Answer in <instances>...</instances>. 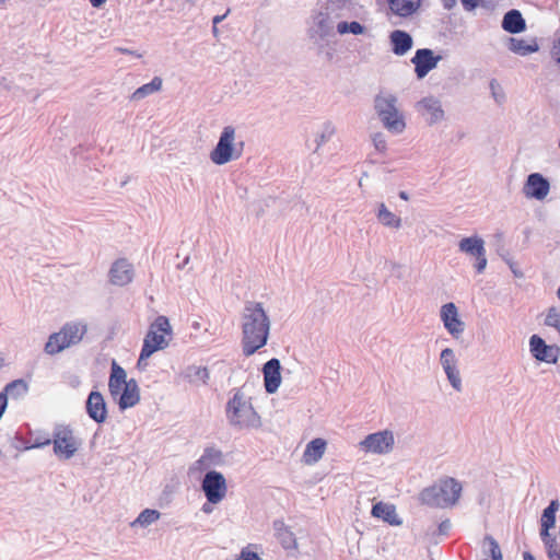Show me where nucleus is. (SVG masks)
I'll return each mask as SVG.
<instances>
[{"instance_id": "22", "label": "nucleus", "mask_w": 560, "mask_h": 560, "mask_svg": "<svg viewBox=\"0 0 560 560\" xmlns=\"http://www.w3.org/2000/svg\"><path fill=\"white\" fill-rule=\"evenodd\" d=\"M441 363L452 386L460 390L459 372L456 369V359L452 349L446 348L441 352Z\"/></svg>"}, {"instance_id": "13", "label": "nucleus", "mask_w": 560, "mask_h": 560, "mask_svg": "<svg viewBox=\"0 0 560 560\" xmlns=\"http://www.w3.org/2000/svg\"><path fill=\"white\" fill-rule=\"evenodd\" d=\"M416 108L431 124L441 121L445 116L441 101L431 95L422 97L417 103Z\"/></svg>"}, {"instance_id": "2", "label": "nucleus", "mask_w": 560, "mask_h": 560, "mask_svg": "<svg viewBox=\"0 0 560 560\" xmlns=\"http://www.w3.org/2000/svg\"><path fill=\"white\" fill-rule=\"evenodd\" d=\"M270 330V320L261 303L248 302L242 315V351L245 357L253 355L266 346Z\"/></svg>"}, {"instance_id": "32", "label": "nucleus", "mask_w": 560, "mask_h": 560, "mask_svg": "<svg viewBox=\"0 0 560 560\" xmlns=\"http://www.w3.org/2000/svg\"><path fill=\"white\" fill-rule=\"evenodd\" d=\"M70 347L69 341L62 336L60 331L49 336L48 341L45 345V351L48 354H57Z\"/></svg>"}, {"instance_id": "23", "label": "nucleus", "mask_w": 560, "mask_h": 560, "mask_svg": "<svg viewBox=\"0 0 560 560\" xmlns=\"http://www.w3.org/2000/svg\"><path fill=\"white\" fill-rule=\"evenodd\" d=\"M394 15L408 18L415 14L421 7L422 0H386Z\"/></svg>"}, {"instance_id": "5", "label": "nucleus", "mask_w": 560, "mask_h": 560, "mask_svg": "<svg viewBox=\"0 0 560 560\" xmlns=\"http://www.w3.org/2000/svg\"><path fill=\"white\" fill-rule=\"evenodd\" d=\"M374 109L384 127L395 136L401 135L406 127L404 113L398 107V100L390 93L378 94L374 100Z\"/></svg>"}, {"instance_id": "1", "label": "nucleus", "mask_w": 560, "mask_h": 560, "mask_svg": "<svg viewBox=\"0 0 560 560\" xmlns=\"http://www.w3.org/2000/svg\"><path fill=\"white\" fill-rule=\"evenodd\" d=\"M326 15L319 13L316 23L323 31L330 28V20H335V30L340 37L355 36L368 37L371 30L362 15L365 14L364 5L358 0H330L326 3Z\"/></svg>"}, {"instance_id": "38", "label": "nucleus", "mask_w": 560, "mask_h": 560, "mask_svg": "<svg viewBox=\"0 0 560 560\" xmlns=\"http://www.w3.org/2000/svg\"><path fill=\"white\" fill-rule=\"evenodd\" d=\"M485 560H502L501 549L494 539L490 540V559Z\"/></svg>"}, {"instance_id": "44", "label": "nucleus", "mask_w": 560, "mask_h": 560, "mask_svg": "<svg viewBox=\"0 0 560 560\" xmlns=\"http://www.w3.org/2000/svg\"><path fill=\"white\" fill-rule=\"evenodd\" d=\"M523 558L524 560H535L534 556L528 551L524 552Z\"/></svg>"}, {"instance_id": "21", "label": "nucleus", "mask_w": 560, "mask_h": 560, "mask_svg": "<svg viewBox=\"0 0 560 560\" xmlns=\"http://www.w3.org/2000/svg\"><path fill=\"white\" fill-rule=\"evenodd\" d=\"M86 412L94 421L102 423L107 418L106 402L100 392H91L86 400Z\"/></svg>"}, {"instance_id": "17", "label": "nucleus", "mask_w": 560, "mask_h": 560, "mask_svg": "<svg viewBox=\"0 0 560 560\" xmlns=\"http://www.w3.org/2000/svg\"><path fill=\"white\" fill-rule=\"evenodd\" d=\"M242 151L243 142H218L210 158L215 164H224L232 159L238 158Z\"/></svg>"}, {"instance_id": "8", "label": "nucleus", "mask_w": 560, "mask_h": 560, "mask_svg": "<svg viewBox=\"0 0 560 560\" xmlns=\"http://www.w3.org/2000/svg\"><path fill=\"white\" fill-rule=\"evenodd\" d=\"M54 453L60 459H69L77 453L79 441L69 427L60 425L52 434Z\"/></svg>"}, {"instance_id": "41", "label": "nucleus", "mask_w": 560, "mask_h": 560, "mask_svg": "<svg viewBox=\"0 0 560 560\" xmlns=\"http://www.w3.org/2000/svg\"><path fill=\"white\" fill-rule=\"evenodd\" d=\"M466 11H474L480 3L481 0H460Z\"/></svg>"}, {"instance_id": "47", "label": "nucleus", "mask_w": 560, "mask_h": 560, "mask_svg": "<svg viewBox=\"0 0 560 560\" xmlns=\"http://www.w3.org/2000/svg\"><path fill=\"white\" fill-rule=\"evenodd\" d=\"M222 20H223V16H215L213 19V23L217 24V23L221 22Z\"/></svg>"}, {"instance_id": "31", "label": "nucleus", "mask_w": 560, "mask_h": 560, "mask_svg": "<svg viewBox=\"0 0 560 560\" xmlns=\"http://www.w3.org/2000/svg\"><path fill=\"white\" fill-rule=\"evenodd\" d=\"M163 80L160 77H154L150 82L143 84L133 92V98L141 100L162 90Z\"/></svg>"}, {"instance_id": "26", "label": "nucleus", "mask_w": 560, "mask_h": 560, "mask_svg": "<svg viewBox=\"0 0 560 560\" xmlns=\"http://www.w3.org/2000/svg\"><path fill=\"white\" fill-rule=\"evenodd\" d=\"M326 445L327 443L324 439L317 438L312 440L304 450L303 462L306 465L317 463L323 457L326 451Z\"/></svg>"}, {"instance_id": "40", "label": "nucleus", "mask_w": 560, "mask_h": 560, "mask_svg": "<svg viewBox=\"0 0 560 560\" xmlns=\"http://www.w3.org/2000/svg\"><path fill=\"white\" fill-rule=\"evenodd\" d=\"M238 560H260L256 552L249 551L248 548H244L241 551Z\"/></svg>"}, {"instance_id": "18", "label": "nucleus", "mask_w": 560, "mask_h": 560, "mask_svg": "<svg viewBox=\"0 0 560 560\" xmlns=\"http://www.w3.org/2000/svg\"><path fill=\"white\" fill-rule=\"evenodd\" d=\"M441 319L446 330L455 338L464 331V323L458 317V311L454 303H446L441 308Z\"/></svg>"}, {"instance_id": "4", "label": "nucleus", "mask_w": 560, "mask_h": 560, "mask_svg": "<svg viewBox=\"0 0 560 560\" xmlns=\"http://www.w3.org/2000/svg\"><path fill=\"white\" fill-rule=\"evenodd\" d=\"M172 336L170 320L165 316H158L150 325L143 339L142 349L137 362V366L143 370L148 365V359L156 351L163 350L168 346V339Z\"/></svg>"}, {"instance_id": "49", "label": "nucleus", "mask_w": 560, "mask_h": 560, "mask_svg": "<svg viewBox=\"0 0 560 560\" xmlns=\"http://www.w3.org/2000/svg\"><path fill=\"white\" fill-rule=\"evenodd\" d=\"M3 2H4V0H0V3H3Z\"/></svg>"}, {"instance_id": "46", "label": "nucleus", "mask_w": 560, "mask_h": 560, "mask_svg": "<svg viewBox=\"0 0 560 560\" xmlns=\"http://www.w3.org/2000/svg\"><path fill=\"white\" fill-rule=\"evenodd\" d=\"M202 511L206 513H210L212 511L211 508H209L207 504L203 505Z\"/></svg>"}, {"instance_id": "19", "label": "nucleus", "mask_w": 560, "mask_h": 560, "mask_svg": "<svg viewBox=\"0 0 560 560\" xmlns=\"http://www.w3.org/2000/svg\"><path fill=\"white\" fill-rule=\"evenodd\" d=\"M281 365L280 361L276 358L265 363L262 373L266 392L273 394L278 390L281 384Z\"/></svg>"}, {"instance_id": "36", "label": "nucleus", "mask_w": 560, "mask_h": 560, "mask_svg": "<svg viewBox=\"0 0 560 560\" xmlns=\"http://www.w3.org/2000/svg\"><path fill=\"white\" fill-rule=\"evenodd\" d=\"M550 58L555 66L560 70V35L557 36L551 43Z\"/></svg>"}, {"instance_id": "25", "label": "nucleus", "mask_w": 560, "mask_h": 560, "mask_svg": "<svg viewBox=\"0 0 560 560\" xmlns=\"http://www.w3.org/2000/svg\"><path fill=\"white\" fill-rule=\"evenodd\" d=\"M530 351L533 355L540 361L553 362L556 360L552 347L546 345L544 339L537 335H533L529 340Z\"/></svg>"}, {"instance_id": "30", "label": "nucleus", "mask_w": 560, "mask_h": 560, "mask_svg": "<svg viewBox=\"0 0 560 560\" xmlns=\"http://www.w3.org/2000/svg\"><path fill=\"white\" fill-rule=\"evenodd\" d=\"M60 332L66 338L67 341H69V345H77L79 343L84 334L86 332V327L81 324L77 323H70L66 324L61 329Z\"/></svg>"}, {"instance_id": "24", "label": "nucleus", "mask_w": 560, "mask_h": 560, "mask_svg": "<svg viewBox=\"0 0 560 560\" xmlns=\"http://www.w3.org/2000/svg\"><path fill=\"white\" fill-rule=\"evenodd\" d=\"M371 513L374 517L381 518L392 526H399L402 523L393 504L378 502L373 505Z\"/></svg>"}, {"instance_id": "48", "label": "nucleus", "mask_w": 560, "mask_h": 560, "mask_svg": "<svg viewBox=\"0 0 560 560\" xmlns=\"http://www.w3.org/2000/svg\"><path fill=\"white\" fill-rule=\"evenodd\" d=\"M203 460H205V459H203V457H201V458L197 462V464L201 465V464L203 463Z\"/></svg>"}, {"instance_id": "7", "label": "nucleus", "mask_w": 560, "mask_h": 560, "mask_svg": "<svg viewBox=\"0 0 560 560\" xmlns=\"http://www.w3.org/2000/svg\"><path fill=\"white\" fill-rule=\"evenodd\" d=\"M462 492V486L454 478H445L439 485L425 488L421 492V500L428 505L447 508L454 505Z\"/></svg>"}, {"instance_id": "37", "label": "nucleus", "mask_w": 560, "mask_h": 560, "mask_svg": "<svg viewBox=\"0 0 560 560\" xmlns=\"http://www.w3.org/2000/svg\"><path fill=\"white\" fill-rule=\"evenodd\" d=\"M337 128L334 126L332 122L326 121L322 126V132L319 133L320 138H332L337 137Z\"/></svg>"}, {"instance_id": "20", "label": "nucleus", "mask_w": 560, "mask_h": 560, "mask_svg": "<svg viewBox=\"0 0 560 560\" xmlns=\"http://www.w3.org/2000/svg\"><path fill=\"white\" fill-rule=\"evenodd\" d=\"M508 49L522 57L529 56L532 54H536L539 51L540 46L536 38H521V37H510L506 40Z\"/></svg>"}, {"instance_id": "39", "label": "nucleus", "mask_w": 560, "mask_h": 560, "mask_svg": "<svg viewBox=\"0 0 560 560\" xmlns=\"http://www.w3.org/2000/svg\"><path fill=\"white\" fill-rule=\"evenodd\" d=\"M236 136H237L236 135V129L233 126H225L223 128V131H222L219 140L228 141V140H232Z\"/></svg>"}, {"instance_id": "3", "label": "nucleus", "mask_w": 560, "mask_h": 560, "mask_svg": "<svg viewBox=\"0 0 560 560\" xmlns=\"http://www.w3.org/2000/svg\"><path fill=\"white\" fill-rule=\"evenodd\" d=\"M110 397L121 410L136 406L140 400V389L136 380H127L126 371L113 360L108 380Z\"/></svg>"}, {"instance_id": "10", "label": "nucleus", "mask_w": 560, "mask_h": 560, "mask_svg": "<svg viewBox=\"0 0 560 560\" xmlns=\"http://www.w3.org/2000/svg\"><path fill=\"white\" fill-rule=\"evenodd\" d=\"M394 435L389 430L372 433L360 442V447L365 453L386 454L393 450Z\"/></svg>"}, {"instance_id": "43", "label": "nucleus", "mask_w": 560, "mask_h": 560, "mask_svg": "<svg viewBox=\"0 0 560 560\" xmlns=\"http://www.w3.org/2000/svg\"><path fill=\"white\" fill-rule=\"evenodd\" d=\"M442 4L444 9L452 10L453 8L456 7L457 0H442Z\"/></svg>"}, {"instance_id": "6", "label": "nucleus", "mask_w": 560, "mask_h": 560, "mask_svg": "<svg viewBox=\"0 0 560 560\" xmlns=\"http://www.w3.org/2000/svg\"><path fill=\"white\" fill-rule=\"evenodd\" d=\"M226 417L232 425L240 429L256 428L260 423L259 416L253 408L252 402L240 390L229 400Z\"/></svg>"}, {"instance_id": "11", "label": "nucleus", "mask_w": 560, "mask_h": 560, "mask_svg": "<svg viewBox=\"0 0 560 560\" xmlns=\"http://www.w3.org/2000/svg\"><path fill=\"white\" fill-rule=\"evenodd\" d=\"M441 57L431 49H418L411 59L418 79H423L431 70L436 68Z\"/></svg>"}, {"instance_id": "28", "label": "nucleus", "mask_w": 560, "mask_h": 560, "mask_svg": "<svg viewBox=\"0 0 560 560\" xmlns=\"http://www.w3.org/2000/svg\"><path fill=\"white\" fill-rule=\"evenodd\" d=\"M559 508L558 501L553 500L550 502V504L544 510L542 516H541V539L544 542L548 540L550 537L549 529L555 526L556 522V512Z\"/></svg>"}, {"instance_id": "34", "label": "nucleus", "mask_w": 560, "mask_h": 560, "mask_svg": "<svg viewBox=\"0 0 560 560\" xmlns=\"http://www.w3.org/2000/svg\"><path fill=\"white\" fill-rule=\"evenodd\" d=\"M160 518V512L156 510L145 509L143 510L139 516L132 522V526L140 525V526H148L152 524L153 522L158 521Z\"/></svg>"}, {"instance_id": "29", "label": "nucleus", "mask_w": 560, "mask_h": 560, "mask_svg": "<svg viewBox=\"0 0 560 560\" xmlns=\"http://www.w3.org/2000/svg\"><path fill=\"white\" fill-rule=\"evenodd\" d=\"M28 392V385L23 380H15L5 385L0 394H4L7 401L23 399Z\"/></svg>"}, {"instance_id": "16", "label": "nucleus", "mask_w": 560, "mask_h": 560, "mask_svg": "<svg viewBox=\"0 0 560 560\" xmlns=\"http://www.w3.org/2000/svg\"><path fill=\"white\" fill-rule=\"evenodd\" d=\"M390 51L397 57H404L413 47L412 36L402 30H394L388 35Z\"/></svg>"}, {"instance_id": "15", "label": "nucleus", "mask_w": 560, "mask_h": 560, "mask_svg": "<svg viewBox=\"0 0 560 560\" xmlns=\"http://www.w3.org/2000/svg\"><path fill=\"white\" fill-rule=\"evenodd\" d=\"M550 190L549 182L539 173L528 175L523 187V192L527 198L544 200Z\"/></svg>"}, {"instance_id": "33", "label": "nucleus", "mask_w": 560, "mask_h": 560, "mask_svg": "<svg viewBox=\"0 0 560 560\" xmlns=\"http://www.w3.org/2000/svg\"><path fill=\"white\" fill-rule=\"evenodd\" d=\"M377 219L385 226L399 229L401 225V219L388 210L384 203L378 206Z\"/></svg>"}, {"instance_id": "14", "label": "nucleus", "mask_w": 560, "mask_h": 560, "mask_svg": "<svg viewBox=\"0 0 560 560\" xmlns=\"http://www.w3.org/2000/svg\"><path fill=\"white\" fill-rule=\"evenodd\" d=\"M133 267L126 258L115 260L109 269L108 278L112 284L124 287L133 279Z\"/></svg>"}, {"instance_id": "45", "label": "nucleus", "mask_w": 560, "mask_h": 560, "mask_svg": "<svg viewBox=\"0 0 560 560\" xmlns=\"http://www.w3.org/2000/svg\"><path fill=\"white\" fill-rule=\"evenodd\" d=\"M399 197H400L401 199H404V200H408V199H409V197H408V195H407V192H406V191H400V192H399Z\"/></svg>"}, {"instance_id": "35", "label": "nucleus", "mask_w": 560, "mask_h": 560, "mask_svg": "<svg viewBox=\"0 0 560 560\" xmlns=\"http://www.w3.org/2000/svg\"><path fill=\"white\" fill-rule=\"evenodd\" d=\"M489 89L492 98L499 105L503 104L506 100V93L501 83L497 80H491L489 83Z\"/></svg>"}, {"instance_id": "9", "label": "nucleus", "mask_w": 560, "mask_h": 560, "mask_svg": "<svg viewBox=\"0 0 560 560\" xmlns=\"http://www.w3.org/2000/svg\"><path fill=\"white\" fill-rule=\"evenodd\" d=\"M201 489L209 503L218 504L226 497L228 483L221 472L211 470L205 475Z\"/></svg>"}, {"instance_id": "12", "label": "nucleus", "mask_w": 560, "mask_h": 560, "mask_svg": "<svg viewBox=\"0 0 560 560\" xmlns=\"http://www.w3.org/2000/svg\"><path fill=\"white\" fill-rule=\"evenodd\" d=\"M458 246L460 252L472 255L477 258L476 270L478 273H481L487 266L483 241L477 236L464 237L460 240Z\"/></svg>"}, {"instance_id": "42", "label": "nucleus", "mask_w": 560, "mask_h": 560, "mask_svg": "<svg viewBox=\"0 0 560 560\" xmlns=\"http://www.w3.org/2000/svg\"><path fill=\"white\" fill-rule=\"evenodd\" d=\"M50 443H51V439L48 436L38 438L35 440V446H37V447H43V446L49 445Z\"/></svg>"}, {"instance_id": "27", "label": "nucleus", "mask_w": 560, "mask_h": 560, "mask_svg": "<svg viewBox=\"0 0 560 560\" xmlns=\"http://www.w3.org/2000/svg\"><path fill=\"white\" fill-rule=\"evenodd\" d=\"M502 28L511 34H518L526 30V22L517 10H511L503 16Z\"/></svg>"}]
</instances>
